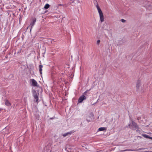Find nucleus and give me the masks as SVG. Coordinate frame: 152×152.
<instances>
[{
  "mask_svg": "<svg viewBox=\"0 0 152 152\" xmlns=\"http://www.w3.org/2000/svg\"><path fill=\"white\" fill-rule=\"evenodd\" d=\"M96 7L99 14L100 17V21H101V23H102L104 21V18L103 13L97 3H96Z\"/></svg>",
  "mask_w": 152,
  "mask_h": 152,
  "instance_id": "1",
  "label": "nucleus"
},
{
  "mask_svg": "<svg viewBox=\"0 0 152 152\" xmlns=\"http://www.w3.org/2000/svg\"><path fill=\"white\" fill-rule=\"evenodd\" d=\"M87 91H86L83 94L80 96L79 98L78 102L79 103H81L83 100L86 99V97L84 95L86 94V93L87 92Z\"/></svg>",
  "mask_w": 152,
  "mask_h": 152,
  "instance_id": "2",
  "label": "nucleus"
},
{
  "mask_svg": "<svg viewBox=\"0 0 152 152\" xmlns=\"http://www.w3.org/2000/svg\"><path fill=\"white\" fill-rule=\"evenodd\" d=\"M36 20L35 18H34L33 19V21L31 22L29 26H28L27 28V29L29 27H31V29H30V31H31L32 28L33 27V26H34V25L35 24V22H36Z\"/></svg>",
  "mask_w": 152,
  "mask_h": 152,
  "instance_id": "3",
  "label": "nucleus"
},
{
  "mask_svg": "<svg viewBox=\"0 0 152 152\" xmlns=\"http://www.w3.org/2000/svg\"><path fill=\"white\" fill-rule=\"evenodd\" d=\"M31 85L34 86H37V82L34 79H31Z\"/></svg>",
  "mask_w": 152,
  "mask_h": 152,
  "instance_id": "4",
  "label": "nucleus"
},
{
  "mask_svg": "<svg viewBox=\"0 0 152 152\" xmlns=\"http://www.w3.org/2000/svg\"><path fill=\"white\" fill-rule=\"evenodd\" d=\"M33 96L34 97L35 99L36 100V102H37L38 99V96L35 91H34L33 93Z\"/></svg>",
  "mask_w": 152,
  "mask_h": 152,
  "instance_id": "5",
  "label": "nucleus"
},
{
  "mask_svg": "<svg viewBox=\"0 0 152 152\" xmlns=\"http://www.w3.org/2000/svg\"><path fill=\"white\" fill-rule=\"evenodd\" d=\"M141 86V82L140 81H137L136 85V90L138 91Z\"/></svg>",
  "mask_w": 152,
  "mask_h": 152,
  "instance_id": "6",
  "label": "nucleus"
},
{
  "mask_svg": "<svg viewBox=\"0 0 152 152\" xmlns=\"http://www.w3.org/2000/svg\"><path fill=\"white\" fill-rule=\"evenodd\" d=\"M132 126H134V128L135 129H138V126L137 124V123H136L135 122L133 121H132Z\"/></svg>",
  "mask_w": 152,
  "mask_h": 152,
  "instance_id": "7",
  "label": "nucleus"
},
{
  "mask_svg": "<svg viewBox=\"0 0 152 152\" xmlns=\"http://www.w3.org/2000/svg\"><path fill=\"white\" fill-rule=\"evenodd\" d=\"M106 129H107L105 127H100V128H99L98 129V131H104V130L106 131Z\"/></svg>",
  "mask_w": 152,
  "mask_h": 152,
  "instance_id": "8",
  "label": "nucleus"
},
{
  "mask_svg": "<svg viewBox=\"0 0 152 152\" xmlns=\"http://www.w3.org/2000/svg\"><path fill=\"white\" fill-rule=\"evenodd\" d=\"M43 66L41 65H39V72L41 75L42 74V68H43Z\"/></svg>",
  "mask_w": 152,
  "mask_h": 152,
  "instance_id": "9",
  "label": "nucleus"
},
{
  "mask_svg": "<svg viewBox=\"0 0 152 152\" xmlns=\"http://www.w3.org/2000/svg\"><path fill=\"white\" fill-rule=\"evenodd\" d=\"M5 104L7 106H9L11 105V104L8 100H6L5 102Z\"/></svg>",
  "mask_w": 152,
  "mask_h": 152,
  "instance_id": "10",
  "label": "nucleus"
},
{
  "mask_svg": "<svg viewBox=\"0 0 152 152\" xmlns=\"http://www.w3.org/2000/svg\"><path fill=\"white\" fill-rule=\"evenodd\" d=\"M72 2L71 3H74L75 4H78L79 3V1L78 0H71Z\"/></svg>",
  "mask_w": 152,
  "mask_h": 152,
  "instance_id": "11",
  "label": "nucleus"
},
{
  "mask_svg": "<svg viewBox=\"0 0 152 152\" xmlns=\"http://www.w3.org/2000/svg\"><path fill=\"white\" fill-rule=\"evenodd\" d=\"M50 6V5H49L48 4H47L45 5L44 7V8L45 9H47L49 8Z\"/></svg>",
  "mask_w": 152,
  "mask_h": 152,
  "instance_id": "12",
  "label": "nucleus"
},
{
  "mask_svg": "<svg viewBox=\"0 0 152 152\" xmlns=\"http://www.w3.org/2000/svg\"><path fill=\"white\" fill-rule=\"evenodd\" d=\"M143 136L146 138L152 139V137H149V136L148 135L144 134L143 135Z\"/></svg>",
  "mask_w": 152,
  "mask_h": 152,
  "instance_id": "13",
  "label": "nucleus"
},
{
  "mask_svg": "<svg viewBox=\"0 0 152 152\" xmlns=\"http://www.w3.org/2000/svg\"><path fill=\"white\" fill-rule=\"evenodd\" d=\"M73 132H72V131H70V132H67L66 133L68 135H71Z\"/></svg>",
  "mask_w": 152,
  "mask_h": 152,
  "instance_id": "14",
  "label": "nucleus"
},
{
  "mask_svg": "<svg viewBox=\"0 0 152 152\" xmlns=\"http://www.w3.org/2000/svg\"><path fill=\"white\" fill-rule=\"evenodd\" d=\"M121 21L123 23H125L126 22V20H125L123 19H121Z\"/></svg>",
  "mask_w": 152,
  "mask_h": 152,
  "instance_id": "15",
  "label": "nucleus"
},
{
  "mask_svg": "<svg viewBox=\"0 0 152 152\" xmlns=\"http://www.w3.org/2000/svg\"><path fill=\"white\" fill-rule=\"evenodd\" d=\"M90 117H91V119H92L93 117V115L92 113H91V114L90 115Z\"/></svg>",
  "mask_w": 152,
  "mask_h": 152,
  "instance_id": "16",
  "label": "nucleus"
},
{
  "mask_svg": "<svg viewBox=\"0 0 152 152\" xmlns=\"http://www.w3.org/2000/svg\"><path fill=\"white\" fill-rule=\"evenodd\" d=\"M63 135L64 137H65L67 136L68 135H67V133H65Z\"/></svg>",
  "mask_w": 152,
  "mask_h": 152,
  "instance_id": "17",
  "label": "nucleus"
},
{
  "mask_svg": "<svg viewBox=\"0 0 152 152\" xmlns=\"http://www.w3.org/2000/svg\"><path fill=\"white\" fill-rule=\"evenodd\" d=\"M100 42V40H98L97 42V44L99 45Z\"/></svg>",
  "mask_w": 152,
  "mask_h": 152,
  "instance_id": "18",
  "label": "nucleus"
},
{
  "mask_svg": "<svg viewBox=\"0 0 152 152\" xmlns=\"http://www.w3.org/2000/svg\"><path fill=\"white\" fill-rule=\"evenodd\" d=\"M131 125V124H129V125H128V126H127V128H130V126Z\"/></svg>",
  "mask_w": 152,
  "mask_h": 152,
  "instance_id": "19",
  "label": "nucleus"
},
{
  "mask_svg": "<svg viewBox=\"0 0 152 152\" xmlns=\"http://www.w3.org/2000/svg\"><path fill=\"white\" fill-rule=\"evenodd\" d=\"M86 120L88 122H90V121H91V120L90 119H86Z\"/></svg>",
  "mask_w": 152,
  "mask_h": 152,
  "instance_id": "20",
  "label": "nucleus"
},
{
  "mask_svg": "<svg viewBox=\"0 0 152 152\" xmlns=\"http://www.w3.org/2000/svg\"><path fill=\"white\" fill-rule=\"evenodd\" d=\"M96 103H97V102H95L94 103L92 104V105H95L96 104Z\"/></svg>",
  "mask_w": 152,
  "mask_h": 152,
  "instance_id": "21",
  "label": "nucleus"
},
{
  "mask_svg": "<svg viewBox=\"0 0 152 152\" xmlns=\"http://www.w3.org/2000/svg\"><path fill=\"white\" fill-rule=\"evenodd\" d=\"M59 5H60V6H62V5H63L62 4H60Z\"/></svg>",
  "mask_w": 152,
  "mask_h": 152,
  "instance_id": "22",
  "label": "nucleus"
}]
</instances>
